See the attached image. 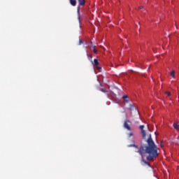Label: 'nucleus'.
Segmentation results:
<instances>
[{
    "label": "nucleus",
    "mask_w": 179,
    "mask_h": 179,
    "mask_svg": "<svg viewBox=\"0 0 179 179\" xmlns=\"http://www.w3.org/2000/svg\"><path fill=\"white\" fill-rule=\"evenodd\" d=\"M147 143L148 145H141L140 147L139 153L142 157L141 162L150 167V164L146 162L144 159L145 155H146V153L148 155L146 157L147 160H153L155 157L159 156V153H157V146H156L155 141L152 139V134H149L148 138L147 139Z\"/></svg>",
    "instance_id": "obj_1"
},
{
    "label": "nucleus",
    "mask_w": 179,
    "mask_h": 179,
    "mask_svg": "<svg viewBox=\"0 0 179 179\" xmlns=\"http://www.w3.org/2000/svg\"><path fill=\"white\" fill-rule=\"evenodd\" d=\"M123 128L127 131H131V122L129 120L124 121L123 124Z\"/></svg>",
    "instance_id": "obj_2"
},
{
    "label": "nucleus",
    "mask_w": 179,
    "mask_h": 179,
    "mask_svg": "<svg viewBox=\"0 0 179 179\" xmlns=\"http://www.w3.org/2000/svg\"><path fill=\"white\" fill-rule=\"evenodd\" d=\"M144 128H145V125H141L139 127V129L141 131L143 138L146 139V131H145Z\"/></svg>",
    "instance_id": "obj_3"
},
{
    "label": "nucleus",
    "mask_w": 179,
    "mask_h": 179,
    "mask_svg": "<svg viewBox=\"0 0 179 179\" xmlns=\"http://www.w3.org/2000/svg\"><path fill=\"white\" fill-rule=\"evenodd\" d=\"M92 65H94L96 68L98 69V71H100L101 69V67L99 66V60L97 59H94V62L92 61Z\"/></svg>",
    "instance_id": "obj_4"
},
{
    "label": "nucleus",
    "mask_w": 179,
    "mask_h": 179,
    "mask_svg": "<svg viewBox=\"0 0 179 179\" xmlns=\"http://www.w3.org/2000/svg\"><path fill=\"white\" fill-rule=\"evenodd\" d=\"M123 100H124L125 103H129V99H128V95L122 96Z\"/></svg>",
    "instance_id": "obj_5"
},
{
    "label": "nucleus",
    "mask_w": 179,
    "mask_h": 179,
    "mask_svg": "<svg viewBox=\"0 0 179 179\" xmlns=\"http://www.w3.org/2000/svg\"><path fill=\"white\" fill-rule=\"evenodd\" d=\"M173 127L175 129H176V131H178L179 129V124L177 122H174L173 124Z\"/></svg>",
    "instance_id": "obj_6"
},
{
    "label": "nucleus",
    "mask_w": 179,
    "mask_h": 179,
    "mask_svg": "<svg viewBox=\"0 0 179 179\" xmlns=\"http://www.w3.org/2000/svg\"><path fill=\"white\" fill-rule=\"evenodd\" d=\"M70 1V3L71 5H72V6H76V0H69Z\"/></svg>",
    "instance_id": "obj_7"
},
{
    "label": "nucleus",
    "mask_w": 179,
    "mask_h": 179,
    "mask_svg": "<svg viewBox=\"0 0 179 179\" xmlns=\"http://www.w3.org/2000/svg\"><path fill=\"white\" fill-rule=\"evenodd\" d=\"M78 3H79V5H80L81 6H83V5H85V0H78Z\"/></svg>",
    "instance_id": "obj_8"
},
{
    "label": "nucleus",
    "mask_w": 179,
    "mask_h": 179,
    "mask_svg": "<svg viewBox=\"0 0 179 179\" xmlns=\"http://www.w3.org/2000/svg\"><path fill=\"white\" fill-rule=\"evenodd\" d=\"M170 75H171V76L172 78H175V76H176V71H173L172 72H171Z\"/></svg>",
    "instance_id": "obj_9"
},
{
    "label": "nucleus",
    "mask_w": 179,
    "mask_h": 179,
    "mask_svg": "<svg viewBox=\"0 0 179 179\" xmlns=\"http://www.w3.org/2000/svg\"><path fill=\"white\" fill-rule=\"evenodd\" d=\"M128 138H131V136H134V133L132 131L129 132L127 134Z\"/></svg>",
    "instance_id": "obj_10"
},
{
    "label": "nucleus",
    "mask_w": 179,
    "mask_h": 179,
    "mask_svg": "<svg viewBox=\"0 0 179 179\" xmlns=\"http://www.w3.org/2000/svg\"><path fill=\"white\" fill-rule=\"evenodd\" d=\"M129 108L131 110H134V108H135V110H136V108H135V106H134V105H132V104L129 105Z\"/></svg>",
    "instance_id": "obj_11"
},
{
    "label": "nucleus",
    "mask_w": 179,
    "mask_h": 179,
    "mask_svg": "<svg viewBox=\"0 0 179 179\" xmlns=\"http://www.w3.org/2000/svg\"><path fill=\"white\" fill-rule=\"evenodd\" d=\"M87 55L88 57V59L92 62V59H93V56L92 55Z\"/></svg>",
    "instance_id": "obj_12"
},
{
    "label": "nucleus",
    "mask_w": 179,
    "mask_h": 179,
    "mask_svg": "<svg viewBox=\"0 0 179 179\" xmlns=\"http://www.w3.org/2000/svg\"><path fill=\"white\" fill-rule=\"evenodd\" d=\"M128 148H136V145L135 144H130L128 145Z\"/></svg>",
    "instance_id": "obj_13"
},
{
    "label": "nucleus",
    "mask_w": 179,
    "mask_h": 179,
    "mask_svg": "<svg viewBox=\"0 0 179 179\" xmlns=\"http://www.w3.org/2000/svg\"><path fill=\"white\" fill-rule=\"evenodd\" d=\"M93 52H94V54H97V50H96V46H94L93 47Z\"/></svg>",
    "instance_id": "obj_14"
},
{
    "label": "nucleus",
    "mask_w": 179,
    "mask_h": 179,
    "mask_svg": "<svg viewBox=\"0 0 179 179\" xmlns=\"http://www.w3.org/2000/svg\"><path fill=\"white\" fill-rule=\"evenodd\" d=\"M100 90H101V92H103V93H106V92H107L106 90V89H103V88H101Z\"/></svg>",
    "instance_id": "obj_15"
},
{
    "label": "nucleus",
    "mask_w": 179,
    "mask_h": 179,
    "mask_svg": "<svg viewBox=\"0 0 179 179\" xmlns=\"http://www.w3.org/2000/svg\"><path fill=\"white\" fill-rule=\"evenodd\" d=\"M79 45H82V44H83V41H82V40H79Z\"/></svg>",
    "instance_id": "obj_16"
},
{
    "label": "nucleus",
    "mask_w": 179,
    "mask_h": 179,
    "mask_svg": "<svg viewBox=\"0 0 179 179\" xmlns=\"http://www.w3.org/2000/svg\"><path fill=\"white\" fill-rule=\"evenodd\" d=\"M166 94H167V96H171V93H170L169 92H166Z\"/></svg>",
    "instance_id": "obj_17"
},
{
    "label": "nucleus",
    "mask_w": 179,
    "mask_h": 179,
    "mask_svg": "<svg viewBox=\"0 0 179 179\" xmlns=\"http://www.w3.org/2000/svg\"><path fill=\"white\" fill-rule=\"evenodd\" d=\"M160 146H161V148H163V147H164V145H163V141H161Z\"/></svg>",
    "instance_id": "obj_18"
},
{
    "label": "nucleus",
    "mask_w": 179,
    "mask_h": 179,
    "mask_svg": "<svg viewBox=\"0 0 179 179\" xmlns=\"http://www.w3.org/2000/svg\"><path fill=\"white\" fill-rule=\"evenodd\" d=\"M139 9H143V6H140V7H139Z\"/></svg>",
    "instance_id": "obj_19"
},
{
    "label": "nucleus",
    "mask_w": 179,
    "mask_h": 179,
    "mask_svg": "<svg viewBox=\"0 0 179 179\" xmlns=\"http://www.w3.org/2000/svg\"><path fill=\"white\" fill-rule=\"evenodd\" d=\"M78 20H80V15H78Z\"/></svg>",
    "instance_id": "obj_20"
},
{
    "label": "nucleus",
    "mask_w": 179,
    "mask_h": 179,
    "mask_svg": "<svg viewBox=\"0 0 179 179\" xmlns=\"http://www.w3.org/2000/svg\"><path fill=\"white\" fill-rule=\"evenodd\" d=\"M79 10H80V8L78 7V13H79Z\"/></svg>",
    "instance_id": "obj_21"
}]
</instances>
